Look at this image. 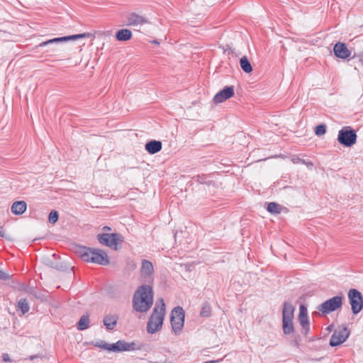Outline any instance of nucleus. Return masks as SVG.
<instances>
[{"label": "nucleus", "mask_w": 363, "mask_h": 363, "mask_svg": "<svg viewBox=\"0 0 363 363\" xmlns=\"http://www.w3.org/2000/svg\"><path fill=\"white\" fill-rule=\"evenodd\" d=\"M348 298L354 314L359 313L363 307V297L357 289H352L348 292Z\"/></svg>", "instance_id": "9b49d317"}, {"label": "nucleus", "mask_w": 363, "mask_h": 363, "mask_svg": "<svg viewBox=\"0 0 363 363\" xmlns=\"http://www.w3.org/2000/svg\"><path fill=\"white\" fill-rule=\"evenodd\" d=\"M211 314V306L208 302H205L203 303L201 311H200V315L201 317L208 318Z\"/></svg>", "instance_id": "b1692460"}, {"label": "nucleus", "mask_w": 363, "mask_h": 363, "mask_svg": "<svg viewBox=\"0 0 363 363\" xmlns=\"http://www.w3.org/2000/svg\"><path fill=\"white\" fill-rule=\"evenodd\" d=\"M309 330H310L309 324L306 325H303L302 326V329H301V333L303 335H306L308 333Z\"/></svg>", "instance_id": "2f4dec72"}, {"label": "nucleus", "mask_w": 363, "mask_h": 363, "mask_svg": "<svg viewBox=\"0 0 363 363\" xmlns=\"http://www.w3.org/2000/svg\"><path fill=\"white\" fill-rule=\"evenodd\" d=\"M165 314V305L162 298L159 299L153 310L147 325V331L153 334L160 330L162 328Z\"/></svg>", "instance_id": "f03ea898"}, {"label": "nucleus", "mask_w": 363, "mask_h": 363, "mask_svg": "<svg viewBox=\"0 0 363 363\" xmlns=\"http://www.w3.org/2000/svg\"><path fill=\"white\" fill-rule=\"evenodd\" d=\"M88 35L89 34H86V33H80V34L55 38L50 39L48 40H46L45 42L40 43L38 45V47L42 48V47H45L48 45L57 44V43H65V42H67V41H69L72 40H77V39H80V38H86Z\"/></svg>", "instance_id": "ddd939ff"}, {"label": "nucleus", "mask_w": 363, "mask_h": 363, "mask_svg": "<svg viewBox=\"0 0 363 363\" xmlns=\"http://www.w3.org/2000/svg\"><path fill=\"white\" fill-rule=\"evenodd\" d=\"M132 37V32L127 28L118 30L116 33V38L119 41H127Z\"/></svg>", "instance_id": "6ab92c4d"}, {"label": "nucleus", "mask_w": 363, "mask_h": 363, "mask_svg": "<svg viewBox=\"0 0 363 363\" xmlns=\"http://www.w3.org/2000/svg\"><path fill=\"white\" fill-rule=\"evenodd\" d=\"M98 240L101 244L116 250L118 244L123 242V238L118 233H102L98 235Z\"/></svg>", "instance_id": "0eeeda50"}, {"label": "nucleus", "mask_w": 363, "mask_h": 363, "mask_svg": "<svg viewBox=\"0 0 363 363\" xmlns=\"http://www.w3.org/2000/svg\"><path fill=\"white\" fill-rule=\"evenodd\" d=\"M184 323V311L182 307L177 306L172 311L171 324L175 334H179L183 329Z\"/></svg>", "instance_id": "39448f33"}, {"label": "nucleus", "mask_w": 363, "mask_h": 363, "mask_svg": "<svg viewBox=\"0 0 363 363\" xmlns=\"http://www.w3.org/2000/svg\"><path fill=\"white\" fill-rule=\"evenodd\" d=\"M162 149V143L157 140H151L146 143L145 150L150 154H155Z\"/></svg>", "instance_id": "f3484780"}, {"label": "nucleus", "mask_w": 363, "mask_h": 363, "mask_svg": "<svg viewBox=\"0 0 363 363\" xmlns=\"http://www.w3.org/2000/svg\"><path fill=\"white\" fill-rule=\"evenodd\" d=\"M326 132V125L325 124H321L315 127V133L318 136L323 135Z\"/></svg>", "instance_id": "bb28decb"}, {"label": "nucleus", "mask_w": 363, "mask_h": 363, "mask_svg": "<svg viewBox=\"0 0 363 363\" xmlns=\"http://www.w3.org/2000/svg\"><path fill=\"white\" fill-rule=\"evenodd\" d=\"M35 357V356L30 357V359H33Z\"/></svg>", "instance_id": "ea45409f"}, {"label": "nucleus", "mask_w": 363, "mask_h": 363, "mask_svg": "<svg viewBox=\"0 0 363 363\" xmlns=\"http://www.w3.org/2000/svg\"><path fill=\"white\" fill-rule=\"evenodd\" d=\"M135 343L133 342H128L124 340H118L116 343L104 345V350L110 352H121L125 351H133L136 349Z\"/></svg>", "instance_id": "1a4fd4ad"}, {"label": "nucleus", "mask_w": 363, "mask_h": 363, "mask_svg": "<svg viewBox=\"0 0 363 363\" xmlns=\"http://www.w3.org/2000/svg\"><path fill=\"white\" fill-rule=\"evenodd\" d=\"M104 230H110L111 228L109 227H108V226H105V227H104Z\"/></svg>", "instance_id": "4c0bfd02"}, {"label": "nucleus", "mask_w": 363, "mask_h": 363, "mask_svg": "<svg viewBox=\"0 0 363 363\" xmlns=\"http://www.w3.org/2000/svg\"><path fill=\"white\" fill-rule=\"evenodd\" d=\"M148 23V21L143 16L135 13H131L127 17V26H138Z\"/></svg>", "instance_id": "2eb2a0df"}, {"label": "nucleus", "mask_w": 363, "mask_h": 363, "mask_svg": "<svg viewBox=\"0 0 363 363\" xmlns=\"http://www.w3.org/2000/svg\"><path fill=\"white\" fill-rule=\"evenodd\" d=\"M291 162L294 163V164H299V163H302V164H306L307 167H312L313 166V163L311 162H309V161H306L298 157H296V156H294L292 157L291 158Z\"/></svg>", "instance_id": "a878e982"}, {"label": "nucleus", "mask_w": 363, "mask_h": 363, "mask_svg": "<svg viewBox=\"0 0 363 363\" xmlns=\"http://www.w3.org/2000/svg\"><path fill=\"white\" fill-rule=\"evenodd\" d=\"M234 92H218L213 97V102L216 104H220L225 100L231 98Z\"/></svg>", "instance_id": "aec40b11"}, {"label": "nucleus", "mask_w": 363, "mask_h": 363, "mask_svg": "<svg viewBox=\"0 0 363 363\" xmlns=\"http://www.w3.org/2000/svg\"><path fill=\"white\" fill-rule=\"evenodd\" d=\"M153 43H157V44H158V43H159L156 40H154V41H153Z\"/></svg>", "instance_id": "58836bf2"}, {"label": "nucleus", "mask_w": 363, "mask_h": 363, "mask_svg": "<svg viewBox=\"0 0 363 363\" xmlns=\"http://www.w3.org/2000/svg\"><path fill=\"white\" fill-rule=\"evenodd\" d=\"M154 267L152 263L147 259L142 261L140 279L145 284L151 285L153 282Z\"/></svg>", "instance_id": "6e6552de"}, {"label": "nucleus", "mask_w": 363, "mask_h": 363, "mask_svg": "<svg viewBox=\"0 0 363 363\" xmlns=\"http://www.w3.org/2000/svg\"><path fill=\"white\" fill-rule=\"evenodd\" d=\"M298 320L301 326L309 324L308 317H298Z\"/></svg>", "instance_id": "7c9ffc66"}, {"label": "nucleus", "mask_w": 363, "mask_h": 363, "mask_svg": "<svg viewBox=\"0 0 363 363\" xmlns=\"http://www.w3.org/2000/svg\"><path fill=\"white\" fill-rule=\"evenodd\" d=\"M10 277L11 276L9 274L0 269V280H9Z\"/></svg>", "instance_id": "c756f323"}, {"label": "nucleus", "mask_w": 363, "mask_h": 363, "mask_svg": "<svg viewBox=\"0 0 363 363\" xmlns=\"http://www.w3.org/2000/svg\"><path fill=\"white\" fill-rule=\"evenodd\" d=\"M342 304V298L336 296L321 303L318 309L324 314H328L340 308Z\"/></svg>", "instance_id": "9d476101"}, {"label": "nucleus", "mask_w": 363, "mask_h": 363, "mask_svg": "<svg viewBox=\"0 0 363 363\" xmlns=\"http://www.w3.org/2000/svg\"><path fill=\"white\" fill-rule=\"evenodd\" d=\"M361 97H363V95Z\"/></svg>", "instance_id": "a19ab883"}, {"label": "nucleus", "mask_w": 363, "mask_h": 363, "mask_svg": "<svg viewBox=\"0 0 363 363\" xmlns=\"http://www.w3.org/2000/svg\"><path fill=\"white\" fill-rule=\"evenodd\" d=\"M0 237L5 238L7 240H11V237L5 233L3 228L0 226Z\"/></svg>", "instance_id": "473e14b6"}, {"label": "nucleus", "mask_w": 363, "mask_h": 363, "mask_svg": "<svg viewBox=\"0 0 363 363\" xmlns=\"http://www.w3.org/2000/svg\"><path fill=\"white\" fill-rule=\"evenodd\" d=\"M337 141L345 147H351L356 143L357 134L350 127H343L338 133Z\"/></svg>", "instance_id": "423d86ee"}, {"label": "nucleus", "mask_w": 363, "mask_h": 363, "mask_svg": "<svg viewBox=\"0 0 363 363\" xmlns=\"http://www.w3.org/2000/svg\"><path fill=\"white\" fill-rule=\"evenodd\" d=\"M267 211L272 213H279L281 211V206L274 202H271L267 206Z\"/></svg>", "instance_id": "393cba45"}, {"label": "nucleus", "mask_w": 363, "mask_h": 363, "mask_svg": "<svg viewBox=\"0 0 363 363\" xmlns=\"http://www.w3.org/2000/svg\"><path fill=\"white\" fill-rule=\"evenodd\" d=\"M90 326V320L89 315H83L79 322L77 323V329L84 330L89 328Z\"/></svg>", "instance_id": "412c9836"}, {"label": "nucleus", "mask_w": 363, "mask_h": 363, "mask_svg": "<svg viewBox=\"0 0 363 363\" xmlns=\"http://www.w3.org/2000/svg\"><path fill=\"white\" fill-rule=\"evenodd\" d=\"M333 52L337 57L341 59H347L351 55V52L347 48L346 44L340 42H338L335 45Z\"/></svg>", "instance_id": "4468645a"}, {"label": "nucleus", "mask_w": 363, "mask_h": 363, "mask_svg": "<svg viewBox=\"0 0 363 363\" xmlns=\"http://www.w3.org/2000/svg\"><path fill=\"white\" fill-rule=\"evenodd\" d=\"M234 87L233 86H226L223 89H220V91H233Z\"/></svg>", "instance_id": "72a5a7b5"}, {"label": "nucleus", "mask_w": 363, "mask_h": 363, "mask_svg": "<svg viewBox=\"0 0 363 363\" xmlns=\"http://www.w3.org/2000/svg\"><path fill=\"white\" fill-rule=\"evenodd\" d=\"M350 335V332L346 328L335 330L330 340V345L335 347L346 341Z\"/></svg>", "instance_id": "f8f14e48"}, {"label": "nucleus", "mask_w": 363, "mask_h": 363, "mask_svg": "<svg viewBox=\"0 0 363 363\" xmlns=\"http://www.w3.org/2000/svg\"><path fill=\"white\" fill-rule=\"evenodd\" d=\"M77 253L85 262H90L101 265L109 264L108 255L102 250L80 247L77 250Z\"/></svg>", "instance_id": "7ed1b4c3"}, {"label": "nucleus", "mask_w": 363, "mask_h": 363, "mask_svg": "<svg viewBox=\"0 0 363 363\" xmlns=\"http://www.w3.org/2000/svg\"><path fill=\"white\" fill-rule=\"evenodd\" d=\"M3 359L4 362H10L11 361L9 355L8 354H4L3 355Z\"/></svg>", "instance_id": "f704fd0d"}, {"label": "nucleus", "mask_w": 363, "mask_h": 363, "mask_svg": "<svg viewBox=\"0 0 363 363\" xmlns=\"http://www.w3.org/2000/svg\"><path fill=\"white\" fill-rule=\"evenodd\" d=\"M17 307L22 311L23 314L28 312L30 309L28 301L26 298L20 299L18 301Z\"/></svg>", "instance_id": "5701e85b"}, {"label": "nucleus", "mask_w": 363, "mask_h": 363, "mask_svg": "<svg viewBox=\"0 0 363 363\" xmlns=\"http://www.w3.org/2000/svg\"><path fill=\"white\" fill-rule=\"evenodd\" d=\"M118 320V316L117 315L109 314L104 317L103 322L106 329L111 330H113L114 327L116 325Z\"/></svg>", "instance_id": "dca6fc26"}, {"label": "nucleus", "mask_w": 363, "mask_h": 363, "mask_svg": "<svg viewBox=\"0 0 363 363\" xmlns=\"http://www.w3.org/2000/svg\"><path fill=\"white\" fill-rule=\"evenodd\" d=\"M153 303V291L151 285L143 284L135 292L133 298V309L138 312H147Z\"/></svg>", "instance_id": "f257e3e1"}, {"label": "nucleus", "mask_w": 363, "mask_h": 363, "mask_svg": "<svg viewBox=\"0 0 363 363\" xmlns=\"http://www.w3.org/2000/svg\"><path fill=\"white\" fill-rule=\"evenodd\" d=\"M359 60L360 61L363 62V53L359 55Z\"/></svg>", "instance_id": "e433bc0d"}, {"label": "nucleus", "mask_w": 363, "mask_h": 363, "mask_svg": "<svg viewBox=\"0 0 363 363\" xmlns=\"http://www.w3.org/2000/svg\"><path fill=\"white\" fill-rule=\"evenodd\" d=\"M26 208L27 205L25 201H15L11 206V212L15 215H21L26 211Z\"/></svg>", "instance_id": "a211bd4d"}, {"label": "nucleus", "mask_w": 363, "mask_h": 363, "mask_svg": "<svg viewBox=\"0 0 363 363\" xmlns=\"http://www.w3.org/2000/svg\"><path fill=\"white\" fill-rule=\"evenodd\" d=\"M294 307L291 303L285 302L282 311V329L285 335H290L294 332Z\"/></svg>", "instance_id": "20e7f679"}, {"label": "nucleus", "mask_w": 363, "mask_h": 363, "mask_svg": "<svg viewBox=\"0 0 363 363\" xmlns=\"http://www.w3.org/2000/svg\"><path fill=\"white\" fill-rule=\"evenodd\" d=\"M105 343H106V342H96V343H95V344H94V345H95L96 347H99V348L104 349V347H102V346H104V345Z\"/></svg>", "instance_id": "c9c22d12"}, {"label": "nucleus", "mask_w": 363, "mask_h": 363, "mask_svg": "<svg viewBox=\"0 0 363 363\" xmlns=\"http://www.w3.org/2000/svg\"><path fill=\"white\" fill-rule=\"evenodd\" d=\"M59 215L57 211H52L48 217L49 222L50 223H55L58 220Z\"/></svg>", "instance_id": "cd10ccee"}, {"label": "nucleus", "mask_w": 363, "mask_h": 363, "mask_svg": "<svg viewBox=\"0 0 363 363\" xmlns=\"http://www.w3.org/2000/svg\"><path fill=\"white\" fill-rule=\"evenodd\" d=\"M298 317H308L307 308L303 305L300 306Z\"/></svg>", "instance_id": "c85d7f7f"}, {"label": "nucleus", "mask_w": 363, "mask_h": 363, "mask_svg": "<svg viewBox=\"0 0 363 363\" xmlns=\"http://www.w3.org/2000/svg\"><path fill=\"white\" fill-rule=\"evenodd\" d=\"M240 65L245 73H250L252 71V67L246 56H243L240 59Z\"/></svg>", "instance_id": "4be33fe9"}]
</instances>
